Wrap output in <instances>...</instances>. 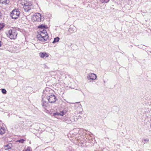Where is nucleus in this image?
Returning <instances> with one entry per match:
<instances>
[{
	"mask_svg": "<svg viewBox=\"0 0 151 151\" xmlns=\"http://www.w3.org/2000/svg\"><path fill=\"white\" fill-rule=\"evenodd\" d=\"M53 91L52 89H50L49 88H47L43 91V94L42 96L43 97L45 94L49 102L53 103L56 100V98L55 96L53 94L52 92ZM42 105L44 108L47 106V103L45 101H44V99L42 97Z\"/></svg>",
	"mask_w": 151,
	"mask_h": 151,
	"instance_id": "f257e3e1",
	"label": "nucleus"
},
{
	"mask_svg": "<svg viewBox=\"0 0 151 151\" xmlns=\"http://www.w3.org/2000/svg\"><path fill=\"white\" fill-rule=\"evenodd\" d=\"M73 130L74 132H76V135H75L76 136V137L77 138V139L78 140L79 142H80L82 144H84L87 142V141H88V140L87 138H86V136H87V135L85 133H83V135H81V138H80V137L78 136H77V132H78V133H79V135H80V133L79 132V129H74Z\"/></svg>",
	"mask_w": 151,
	"mask_h": 151,
	"instance_id": "f03ea898",
	"label": "nucleus"
},
{
	"mask_svg": "<svg viewBox=\"0 0 151 151\" xmlns=\"http://www.w3.org/2000/svg\"><path fill=\"white\" fill-rule=\"evenodd\" d=\"M7 36L11 39H15L17 37V33L14 29H10L6 33Z\"/></svg>",
	"mask_w": 151,
	"mask_h": 151,
	"instance_id": "7ed1b4c3",
	"label": "nucleus"
},
{
	"mask_svg": "<svg viewBox=\"0 0 151 151\" xmlns=\"http://www.w3.org/2000/svg\"><path fill=\"white\" fill-rule=\"evenodd\" d=\"M32 20L37 22H42L44 20V17L41 16L40 13H37L33 16L32 18Z\"/></svg>",
	"mask_w": 151,
	"mask_h": 151,
	"instance_id": "20e7f679",
	"label": "nucleus"
},
{
	"mask_svg": "<svg viewBox=\"0 0 151 151\" xmlns=\"http://www.w3.org/2000/svg\"><path fill=\"white\" fill-rule=\"evenodd\" d=\"M20 13L18 9H14L11 12L10 14L12 18L14 19H16L19 17Z\"/></svg>",
	"mask_w": 151,
	"mask_h": 151,
	"instance_id": "39448f33",
	"label": "nucleus"
},
{
	"mask_svg": "<svg viewBox=\"0 0 151 151\" xmlns=\"http://www.w3.org/2000/svg\"><path fill=\"white\" fill-rule=\"evenodd\" d=\"M87 78L88 80L91 81H93L96 80L97 78L96 75L93 73H89L87 74Z\"/></svg>",
	"mask_w": 151,
	"mask_h": 151,
	"instance_id": "423d86ee",
	"label": "nucleus"
},
{
	"mask_svg": "<svg viewBox=\"0 0 151 151\" xmlns=\"http://www.w3.org/2000/svg\"><path fill=\"white\" fill-rule=\"evenodd\" d=\"M77 30L76 28L74 26H71L68 30L69 32L68 35H70L72 33L76 32Z\"/></svg>",
	"mask_w": 151,
	"mask_h": 151,
	"instance_id": "0eeeda50",
	"label": "nucleus"
},
{
	"mask_svg": "<svg viewBox=\"0 0 151 151\" xmlns=\"http://www.w3.org/2000/svg\"><path fill=\"white\" fill-rule=\"evenodd\" d=\"M37 36L38 40L42 42L47 41L49 38L48 36H45V37H44L41 36H39L38 35H37Z\"/></svg>",
	"mask_w": 151,
	"mask_h": 151,
	"instance_id": "6e6552de",
	"label": "nucleus"
},
{
	"mask_svg": "<svg viewBox=\"0 0 151 151\" xmlns=\"http://www.w3.org/2000/svg\"><path fill=\"white\" fill-rule=\"evenodd\" d=\"M39 55L40 57L42 58H47L48 57L49 55L45 52H40L39 54Z\"/></svg>",
	"mask_w": 151,
	"mask_h": 151,
	"instance_id": "1a4fd4ad",
	"label": "nucleus"
},
{
	"mask_svg": "<svg viewBox=\"0 0 151 151\" xmlns=\"http://www.w3.org/2000/svg\"><path fill=\"white\" fill-rule=\"evenodd\" d=\"M23 8L25 12H28L29 10H30L31 9V6L29 4L26 5V4H24Z\"/></svg>",
	"mask_w": 151,
	"mask_h": 151,
	"instance_id": "9d476101",
	"label": "nucleus"
},
{
	"mask_svg": "<svg viewBox=\"0 0 151 151\" xmlns=\"http://www.w3.org/2000/svg\"><path fill=\"white\" fill-rule=\"evenodd\" d=\"M12 147L13 146L12 144L11 143H9L6 145H4V148L5 150H9V149H11Z\"/></svg>",
	"mask_w": 151,
	"mask_h": 151,
	"instance_id": "9b49d317",
	"label": "nucleus"
},
{
	"mask_svg": "<svg viewBox=\"0 0 151 151\" xmlns=\"http://www.w3.org/2000/svg\"><path fill=\"white\" fill-rule=\"evenodd\" d=\"M6 129L4 127H0V134L2 135L5 132Z\"/></svg>",
	"mask_w": 151,
	"mask_h": 151,
	"instance_id": "f8f14e48",
	"label": "nucleus"
},
{
	"mask_svg": "<svg viewBox=\"0 0 151 151\" xmlns=\"http://www.w3.org/2000/svg\"><path fill=\"white\" fill-rule=\"evenodd\" d=\"M0 2L2 4H9V0H0Z\"/></svg>",
	"mask_w": 151,
	"mask_h": 151,
	"instance_id": "ddd939ff",
	"label": "nucleus"
},
{
	"mask_svg": "<svg viewBox=\"0 0 151 151\" xmlns=\"http://www.w3.org/2000/svg\"><path fill=\"white\" fill-rule=\"evenodd\" d=\"M79 116H73V118H72L71 119V121L72 122H73V121H74V122H75V121H77L78 119H79Z\"/></svg>",
	"mask_w": 151,
	"mask_h": 151,
	"instance_id": "4468645a",
	"label": "nucleus"
},
{
	"mask_svg": "<svg viewBox=\"0 0 151 151\" xmlns=\"http://www.w3.org/2000/svg\"><path fill=\"white\" fill-rule=\"evenodd\" d=\"M149 141V139L147 138H143L142 139V142L144 144H145L146 143H147Z\"/></svg>",
	"mask_w": 151,
	"mask_h": 151,
	"instance_id": "2eb2a0df",
	"label": "nucleus"
},
{
	"mask_svg": "<svg viewBox=\"0 0 151 151\" xmlns=\"http://www.w3.org/2000/svg\"><path fill=\"white\" fill-rule=\"evenodd\" d=\"M40 34H45V35H47V34L46 30L45 29H43L42 30H41L40 31V32H39V33Z\"/></svg>",
	"mask_w": 151,
	"mask_h": 151,
	"instance_id": "dca6fc26",
	"label": "nucleus"
},
{
	"mask_svg": "<svg viewBox=\"0 0 151 151\" xmlns=\"http://www.w3.org/2000/svg\"><path fill=\"white\" fill-rule=\"evenodd\" d=\"M38 28H40V30H42L43 29H45V25L42 24L38 26Z\"/></svg>",
	"mask_w": 151,
	"mask_h": 151,
	"instance_id": "f3484780",
	"label": "nucleus"
},
{
	"mask_svg": "<svg viewBox=\"0 0 151 151\" xmlns=\"http://www.w3.org/2000/svg\"><path fill=\"white\" fill-rule=\"evenodd\" d=\"M60 38L58 37H56L54 39V40L52 42L53 43L57 42L59 41Z\"/></svg>",
	"mask_w": 151,
	"mask_h": 151,
	"instance_id": "a211bd4d",
	"label": "nucleus"
},
{
	"mask_svg": "<svg viewBox=\"0 0 151 151\" xmlns=\"http://www.w3.org/2000/svg\"><path fill=\"white\" fill-rule=\"evenodd\" d=\"M38 35V36H41L44 37H45V36H48L47 34V35H45V34H39V33Z\"/></svg>",
	"mask_w": 151,
	"mask_h": 151,
	"instance_id": "6ab92c4d",
	"label": "nucleus"
},
{
	"mask_svg": "<svg viewBox=\"0 0 151 151\" xmlns=\"http://www.w3.org/2000/svg\"><path fill=\"white\" fill-rule=\"evenodd\" d=\"M75 106H78L80 109H81L82 106L81 104H80L79 102H77L76 103Z\"/></svg>",
	"mask_w": 151,
	"mask_h": 151,
	"instance_id": "aec40b11",
	"label": "nucleus"
},
{
	"mask_svg": "<svg viewBox=\"0 0 151 151\" xmlns=\"http://www.w3.org/2000/svg\"><path fill=\"white\" fill-rule=\"evenodd\" d=\"M23 151H32V150L31 147H28L25 150H24Z\"/></svg>",
	"mask_w": 151,
	"mask_h": 151,
	"instance_id": "412c9836",
	"label": "nucleus"
},
{
	"mask_svg": "<svg viewBox=\"0 0 151 151\" xmlns=\"http://www.w3.org/2000/svg\"><path fill=\"white\" fill-rule=\"evenodd\" d=\"M60 115L59 112H56V113H55L53 114V116L55 117H56V116H59Z\"/></svg>",
	"mask_w": 151,
	"mask_h": 151,
	"instance_id": "4be33fe9",
	"label": "nucleus"
},
{
	"mask_svg": "<svg viewBox=\"0 0 151 151\" xmlns=\"http://www.w3.org/2000/svg\"><path fill=\"white\" fill-rule=\"evenodd\" d=\"M60 115L59 112H56V113H55L53 114V116L55 117H56V116H59Z\"/></svg>",
	"mask_w": 151,
	"mask_h": 151,
	"instance_id": "5701e85b",
	"label": "nucleus"
},
{
	"mask_svg": "<svg viewBox=\"0 0 151 151\" xmlns=\"http://www.w3.org/2000/svg\"><path fill=\"white\" fill-rule=\"evenodd\" d=\"M4 26L3 24L0 23V30L4 27Z\"/></svg>",
	"mask_w": 151,
	"mask_h": 151,
	"instance_id": "b1692460",
	"label": "nucleus"
},
{
	"mask_svg": "<svg viewBox=\"0 0 151 151\" xmlns=\"http://www.w3.org/2000/svg\"><path fill=\"white\" fill-rule=\"evenodd\" d=\"M24 141H25V140L24 139H22L17 140V142H20L21 143H23V142H24Z\"/></svg>",
	"mask_w": 151,
	"mask_h": 151,
	"instance_id": "393cba45",
	"label": "nucleus"
},
{
	"mask_svg": "<svg viewBox=\"0 0 151 151\" xmlns=\"http://www.w3.org/2000/svg\"><path fill=\"white\" fill-rule=\"evenodd\" d=\"M4 94H6V90L4 89H2L1 91Z\"/></svg>",
	"mask_w": 151,
	"mask_h": 151,
	"instance_id": "a878e982",
	"label": "nucleus"
},
{
	"mask_svg": "<svg viewBox=\"0 0 151 151\" xmlns=\"http://www.w3.org/2000/svg\"><path fill=\"white\" fill-rule=\"evenodd\" d=\"M60 116H63L64 115V113L63 111H61L59 112Z\"/></svg>",
	"mask_w": 151,
	"mask_h": 151,
	"instance_id": "bb28decb",
	"label": "nucleus"
},
{
	"mask_svg": "<svg viewBox=\"0 0 151 151\" xmlns=\"http://www.w3.org/2000/svg\"><path fill=\"white\" fill-rule=\"evenodd\" d=\"M109 0H102V3H107L108 2Z\"/></svg>",
	"mask_w": 151,
	"mask_h": 151,
	"instance_id": "cd10ccee",
	"label": "nucleus"
},
{
	"mask_svg": "<svg viewBox=\"0 0 151 151\" xmlns=\"http://www.w3.org/2000/svg\"><path fill=\"white\" fill-rule=\"evenodd\" d=\"M15 126H16V127H16V128H18L19 127V126L18 125H17Z\"/></svg>",
	"mask_w": 151,
	"mask_h": 151,
	"instance_id": "c85d7f7f",
	"label": "nucleus"
},
{
	"mask_svg": "<svg viewBox=\"0 0 151 151\" xmlns=\"http://www.w3.org/2000/svg\"><path fill=\"white\" fill-rule=\"evenodd\" d=\"M18 51V50H16V49H15V52H17Z\"/></svg>",
	"mask_w": 151,
	"mask_h": 151,
	"instance_id": "c756f323",
	"label": "nucleus"
},
{
	"mask_svg": "<svg viewBox=\"0 0 151 151\" xmlns=\"http://www.w3.org/2000/svg\"><path fill=\"white\" fill-rule=\"evenodd\" d=\"M1 13L0 12V17H1Z\"/></svg>",
	"mask_w": 151,
	"mask_h": 151,
	"instance_id": "7c9ffc66",
	"label": "nucleus"
},
{
	"mask_svg": "<svg viewBox=\"0 0 151 151\" xmlns=\"http://www.w3.org/2000/svg\"><path fill=\"white\" fill-rule=\"evenodd\" d=\"M16 127V126L15 127V126H14V128H15V127Z\"/></svg>",
	"mask_w": 151,
	"mask_h": 151,
	"instance_id": "2f4dec72",
	"label": "nucleus"
}]
</instances>
